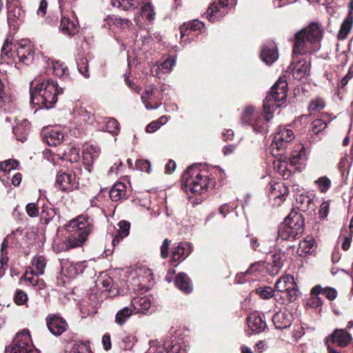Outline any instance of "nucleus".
Returning <instances> with one entry per match:
<instances>
[{
	"mask_svg": "<svg viewBox=\"0 0 353 353\" xmlns=\"http://www.w3.org/2000/svg\"><path fill=\"white\" fill-rule=\"evenodd\" d=\"M27 300H28V296H27L26 293H25L22 290L17 291V293L15 295V303L17 305H23L26 302Z\"/></svg>",
	"mask_w": 353,
	"mask_h": 353,
	"instance_id": "58",
	"label": "nucleus"
},
{
	"mask_svg": "<svg viewBox=\"0 0 353 353\" xmlns=\"http://www.w3.org/2000/svg\"><path fill=\"white\" fill-rule=\"evenodd\" d=\"M275 293L279 294L283 301L294 302L299 296V290L294 277L286 275L280 278L275 284Z\"/></svg>",
	"mask_w": 353,
	"mask_h": 353,
	"instance_id": "7",
	"label": "nucleus"
},
{
	"mask_svg": "<svg viewBox=\"0 0 353 353\" xmlns=\"http://www.w3.org/2000/svg\"><path fill=\"white\" fill-rule=\"evenodd\" d=\"M20 9L18 8H13L8 10V23L10 28L13 31H16L19 26L18 22L20 15Z\"/></svg>",
	"mask_w": 353,
	"mask_h": 353,
	"instance_id": "33",
	"label": "nucleus"
},
{
	"mask_svg": "<svg viewBox=\"0 0 353 353\" xmlns=\"http://www.w3.org/2000/svg\"><path fill=\"white\" fill-rule=\"evenodd\" d=\"M71 353H90V349L85 343L75 344L72 347Z\"/></svg>",
	"mask_w": 353,
	"mask_h": 353,
	"instance_id": "53",
	"label": "nucleus"
},
{
	"mask_svg": "<svg viewBox=\"0 0 353 353\" xmlns=\"http://www.w3.org/2000/svg\"><path fill=\"white\" fill-rule=\"evenodd\" d=\"M77 68L79 72L82 74L85 78L90 77L88 71V61L85 57L79 59L77 62Z\"/></svg>",
	"mask_w": 353,
	"mask_h": 353,
	"instance_id": "41",
	"label": "nucleus"
},
{
	"mask_svg": "<svg viewBox=\"0 0 353 353\" xmlns=\"http://www.w3.org/2000/svg\"><path fill=\"white\" fill-rule=\"evenodd\" d=\"M100 154V150L92 145H87L83 151V160L84 164L89 165L98 158Z\"/></svg>",
	"mask_w": 353,
	"mask_h": 353,
	"instance_id": "24",
	"label": "nucleus"
},
{
	"mask_svg": "<svg viewBox=\"0 0 353 353\" xmlns=\"http://www.w3.org/2000/svg\"><path fill=\"white\" fill-rule=\"evenodd\" d=\"M314 239L312 236H307L299 243L297 254L300 256L311 254L314 250Z\"/></svg>",
	"mask_w": 353,
	"mask_h": 353,
	"instance_id": "27",
	"label": "nucleus"
},
{
	"mask_svg": "<svg viewBox=\"0 0 353 353\" xmlns=\"http://www.w3.org/2000/svg\"><path fill=\"white\" fill-rule=\"evenodd\" d=\"M114 24L117 26H119L121 28H124L125 27H128L131 24V22L128 19H121V18H115Z\"/></svg>",
	"mask_w": 353,
	"mask_h": 353,
	"instance_id": "62",
	"label": "nucleus"
},
{
	"mask_svg": "<svg viewBox=\"0 0 353 353\" xmlns=\"http://www.w3.org/2000/svg\"><path fill=\"white\" fill-rule=\"evenodd\" d=\"M250 239V246L254 249V250H258L261 252H266L267 249L263 246V245H261L256 237L254 236H248Z\"/></svg>",
	"mask_w": 353,
	"mask_h": 353,
	"instance_id": "50",
	"label": "nucleus"
},
{
	"mask_svg": "<svg viewBox=\"0 0 353 353\" xmlns=\"http://www.w3.org/2000/svg\"><path fill=\"white\" fill-rule=\"evenodd\" d=\"M114 7H121L123 10L136 9L141 6V12L147 19L152 21L155 18V12L152 3L149 0H112Z\"/></svg>",
	"mask_w": 353,
	"mask_h": 353,
	"instance_id": "8",
	"label": "nucleus"
},
{
	"mask_svg": "<svg viewBox=\"0 0 353 353\" xmlns=\"http://www.w3.org/2000/svg\"><path fill=\"white\" fill-rule=\"evenodd\" d=\"M77 119H78V121L88 124H92L93 121L95 120L94 114H92L90 112L85 109H81L78 112Z\"/></svg>",
	"mask_w": 353,
	"mask_h": 353,
	"instance_id": "38",
	"label": "nucleus"
},
{
	"mask_svg": "<svg viewBox=\"0 0 353 353\" xmlns=\"http://www.w3.org/2000/svg\"><path fill=\"white\" fill-rule=\"evenodd\" d=\"M48 8V2L46 0H41L39 8L37 10V14L43 17L46 14Z\"/></svg>",
	"mask_w": 353,
	"mask_h": 353,
	"instance_id": "61",
	"label": "nucleus"
},
{
	"mask_svg": "<svg viewBox=\"0 0 353 353\" xmlns=\"http://www.w3.org/2000/svg\"><path fill=\"white\" fill-rule=\"evenodd\" d=\"M119 130V122L114 118H109L105 123V130L113 135H117Z\"/></svg>",
	"mask_w": 353,
	"mask_h": 353,
	"instance_id": "39",
	"label": "nucleus"
},
{
	"mask_svg": "<svg viewBox=\"0 0 353 353\" xmlns=\"http://www.w3.org/2000/svg\"><path fill=\"white\" fill-rule=\"evenodd\" d=\"M19 163L14 159H8L0 163V171L8 173L18 166Z\"/></svg>",
	"mask_w": 353,
	"mask_h": 353,
	"instance_id": "40",
	"label": "nucleus"
},
{
	"mask_svg": "<svg viewBox=\"0 0 353 353\" xmlns=\"http://www.w3.org/2000/svg\"><path fill=\"white\" fill-rule=\"evenodd\" d=\"M257 292L263 299H269L270 297L274 296L275 299H277L279 297V294H276L274 290H273L270 286L259 288L257 290Z\"/></svg>",
	"mask_w": 353,
	"mask_h": 353,
	"instance_id": "43",
	"label": "nucleus"
},
{
	"mask_svg": "<svg viewBox=\"0 0 353 353\" xmlns=\"http://www.w3.org/2000/svg\"><path fill=\"white\" fill-rule=\"evenodd\" d=\"M294 139V134L292 130L281 128L275 134L272 145L278 150H282L285 148L287 143Z\"/></svg>",
	"mask_w": 353,
	"mask_h": 353,
	"instance_id": "11",
	"label": "nucleus"
},
{
	"mask_svg": "<svg viewBox=\"0 0 353 353\" xmlns=\"http://www.w3.org/2000/svg\"><path fill=\"white\" fill-rule=\"evenodd\" d=\"M119 230L118 231V235L121 238H124L129 234V230L130 228V222L123 220L119 223Z\"/></svg>",
	"mask_w": 353,
	"mask_h": 353,
	"instance_id": "46",
	"label": "nucleus"
},
{
	"mask_svg": "<svg viewBox=\"0 0 353 353\" xmlns=\"http://www.w3.org/2000/svg\"><path fill=\"white\" fill-rule=\"evenodd\" d=\"M191 252L190 245L181 243L175 247L172 252V260L174 261L183 260Z\"/></svg>",
	"mask_w": 353,
	"mask_h": 353,
	"instance_id": "25",
	"label": "nucleus"
},
{
	"mask_svg": "<svg viewBox=\"0 0 353 353\" xmlns=\"http://www.w3.org/2000/svg\"><path fill=\"white\" fill-rule=\"evenodd\" d=\"M325 107V103L323 100L317 99L314 101H312L309 106V110H312L314 111H320L323 109Z\"/></svg>",
	"mask_w": 353,
	"mask_h": 353,
	"instance_id": "55",
	"label": "nucleus"
},
{
	"mask_svg": "<svg viewBox=\"0 0 353 353\" xmlns=\"http://www.w3.org/2000/svg\"><path fill=\"white\" fill-rule=\"evenodd\" d=\"M127 189L125 183L119 182L114 184L109 192L112 201H119L126 198Z\"/></svg>",
	"mask_w": 353,
	"mask_h": 353,
	"instance_id": "23",
	"label": "nucleus"
},
{
	"mask_svg": "<svg viewBox=\"0 0 353 353\" xmlns=\"http://www.w3.org/2000/svg\"><path fill=\"white\" fill-rule=\"evenodd\" d=\"M272 321L276 329H285L291 325L292 315L286 310H280L272 316Z\"/></svg>",
	"mask_w": 353,
	"mask_h": 353,
	"instance_id": "14",
	"label": "nucleus"
},
{
	"mask_svg": "<svg viewBox=\"0 0 353 353\" xmlns=\"http://www.w3.org/2000/svg\"><path fill=\"white\" fill-rule=\"evenodd\" d=\"M64 138V133L57 129H47L43 133V139L50 146L59 145Z\"/></svg>",
	"mask_w": 353,
	"mask_h": 353,
	"instance_id": "16",
	"label": "nucleus"
},
{
	"mask_svg": "<svg viewBox=\"0 0 353 353\" xmlns=\"http://www.w3.org/2000/svg\"><path fill=\"white\" fill-rule=\"evenodd\" d=\"M284 252L281 250L276 252L271 255V259L268 262L269 270L272 274H276L279 272L283 265Z\"/></svg>",
	"mask_w": 353,
	"mask_h": 353,
	"instance_id": "20",
	"label": "nucleus"
},
{
	"mask_svg": "<svg viewBox=\"0 0 353 353\" xmlns=\"http://www.w3.org/2000/svg\"><path fill=\"white\" fill-rule=\"evenodd\" d=\"M27 214L30 217H37L39 215V208L34 203H29L26 206Z\"/></svg>",
	"mask_w": 353,
	"mask_h": 353,
	"instance_id": "54",
	"label": "nucleus"
},
{
	"mask_svg": "<svg viewBox=\"0 0 353 353\" xmlns=\"http://www.w3.org/2000/svg\"><path fill=\"white\" fill-rule=\"evenodd\" d=\"M79 24L75 20H71L68 17H62L61 19L60 29L61 32L68 35L75 34L78 32Z\"/></svg>",
	"mask_w": 353,
	"mask_h": 353,
	"instance_id": "22",
	"label": "nucleus"
},
{
	"mask_svg": "<svg viewBox=\"0 0 353 353\" xmlns=\"http://www.w3.org/2000/svg\"><path fill=\"white\" fill-rule=\"evenodd\" d=\"M302 154L300 152H295L292 154L290 158V163L291 165H296L299 163V161L301 159Z\"/></svg>",
	"mask_w": 353,
	"mask_h": 353,
	"instance_id": "64",
	"label": "nucleus"
},
{
	"mask_svg": "<svg viewBox=\"0 0 353 353\" xmlns=\"http://www.w3.org/2000/svg\"><path fill=\"white\" fill-rule=\"evenodd\" d=\"M229 0H219V2L212 3L207 11V17L210 21H214L222 17L221 14V8L228 6Z\"/></svg>",
	"mask_w": 353,
	"mask_h": 353,
	"instance_id": "18",
	"label": "nucleus"
},
{
	"mask_svg": "<svg viewBox=\"0 0 353 353\" xmlns=\"http://www.w3.org/2000/svg\"><path fill=\"white\" fill-rule=\"evenodd\" d=\"M18 46L17 53L19 61L26 65L32 63L34 53L30 43L26 40H21Z\"/></svg>",
	"mask_w": 353,
	"mask_h": 353,
	"instance_id": "13",
	"label": "nucleus"
},
{
	"mask_svg": "<svg viewBox=\"0 0 353 353\" xmlns=\"http://www.w3.org/2000/svg\"><path fill=\"white\" fill-rule=\"evenodd\" d=\"M49 65L51 66L54 74L59 78L68 75V69L64 63L59 61H51Z\"/></svg>",
	"mask_w": 353,
	"mask_h": 353,
	"instance_id": "34",
	"label": "nucleus"
},
{
	"mask_svg": "<svg viewBox=\"0 0 353 353\" xmlns=\"http://www.w3.org/2000/svg\"><path fill=\"white\" fill-rule=\"evenodd\" d=\"M321 294L324 295L329 300H334L336 297L337 292L334 288H322Z\"/></svg>",
	"mask_w": 353,
	"mask_h": 353,
	"instance_id": "56",
	"label": "nucleus"
},
{
	"mask_svg": "<svg viewBox=\"0 0 353 353\" xmlns=\"http://www.w3.org/2000/svg\"><path fill=\"white\" fill-rule=\"evenodd\" d=\"M136 167L141 171L151 172V165L150 161L147 160L139 159L136 161Z\"/></svg>",
	"mask_w": 353,
	"mask_h": 353,
	"instance_id": "49",
	"label": "nucleus"
},
{
	"mask_svg": "<svg viewBox=\"0 0 353 353\" xmlns=\"http://www.w3.org/2000/svg\"><path fill=\"white\" fill-rule=\"evenodd\" d=\"M136 341V338L132 335H126L122 340V347L124 350H130L132 348Z\"/></svg>",
	"mask_w": 353,
	"mask_h": 353,
	"instance_id": "48",
	"label": "nucleus"
},
{
	"mask_svg": "<svg viewBox=\"0 0 353 353\" xmlns=\"http://www.w3.org/2000/svg\"><path fill=\"white\" fill-rule=\"evenodd\" d=\"M132 305L137 312L143 313L150 308L151 302L147 296L137 297L133 299Z\"/></svg>",
	"mask_w": 353,
	"mask_h": 353,
	"instance_id": "29",
	"label": "nucleus"
},
{
	"mask_svg": "<svg viewBox=\"0 0 353 353\" xmlns=\"http://www.w3.org/2000/svg\"><path fill=\"white\" fill-rule=\"evenodd\" d=\"M204 24L199 20H193L189 23H185L180 27L181 37L189 35L190 32L201 29Z\"/></svg>",
	"mask_w": 353,
	"mask_h": 353,
	"instance_id": "30",
	"label": "nucleus"
},
{
	"mask_svg": "<svg viewBox=\"0 0 353 353\" xmlns=\"http://www.w3.org/2000/svg\"><path fill=\"white\" fill-rule=\"evenodd\" d=\"M13 133L17 137V139L21 141H24L26 139L25 136L28 133L30 130V123L27 120H23L22 123L17 124L13 127Z\"/></svg>",
	"mask_w": 353,
	"mask_h": 353,
	"instance_id": "32",
	"label": "nucleus"
},
{
	"mask_svg": "<svg viewBox=\"0 0 353 353\" xmlns=\"http://www.w3.org/2000/svg\"><path fill=\"white\" fill-rule=\"evenodd\" d=\"M322 36L323 29L316 23H312L297 32L294 38L293 56L306 54L310 50H319Z\"/></svg>",
	"mask_w": 353,
	"mask_h": 353,
	"instance_id": "2",
	"label": "nucleus"
},
{
	"mask_svg": "<svg viewBox=\"0 0 353 353\" xmlns=\"http://www.w3.org/2000/svg\"><path fill=\"white\" fill-rule=\"evenodd\" d=\"M249 326L253 331L261 332L265 330L267 325L265 321L263 320L262 316L258 314H252L248 318Z\"/></svg>",
	"mask_w": 353,
	"mask_h": 353,
	"instance_id": "26",
	"label": "nucleus"
},
{
	"mask_svg": "<svg viewBox=\"0 0 353 353\" xmlns=\"http://www.w3.org/2000/svg\"><path fill=\"white\" fill-rule=\"evenodd\" d=\"M327 126V123L325 121L321 119H317L313 121L312 123V132L314 134H319L320 132L323 131Z\"/></svg>",
	"mask_w": 353,
	"mask_h": 353,
	"instance_id": "44",
	"label": "nucleus"
},
{
	"mask_svg": "<svg viewBox=\"0 0 353 353\" xmlns=\"http://www.w3.org/2000/svg\"><path fill=\"white\" fill-rule=\"evenodd\" d=\"M174 65H175L174 59H168L161 63V67L163 70H166L167 72H170Z\"/></svg>",
	"mask_w": 353,
	"mask_h": 353,
	"instance_id": "63",
	"label": "nucleus"
},
{
	"mask_svg": "<svg viewBox=\"0 0 353 353\" xmlns=\"http://www.w3.org/2000/svg\"><path fill=\"white\" fill-rule=\"evenodd\" d=\"M47 325L52 334L59 336L66 330L68 325L62 318L54 316L48 318Z\"/></svg>",
	"mask_w": 353,
	"mask_h": 353,
	"instance_id": "15",
	"label": "nucleus"
},
{
	"mask_svg": "<svg viewBox=\"0 0 353 353\" xmlns=\"http://www.w3.org/2000/svg\"><path fill=\"white\" fill-rule=\"evenodd\" d=\"M351 335L344 329H336L332 334L329 335L325 341L327 345L329 343L339 347H345L351 341Z\"/></svg>",
	"mask_w": 353,
	"mask_h": 353,
	"instance_id": "12",
	"label": "nucleus"
},
{
	"mask_svg": "<svg viewBox=\"0 0 353 353\" xmlns=\"http://www.w3.org/2000/svg\"><path fill=\"white\" fill-rule=\"evenodd\" d=\"M259 117V114L255 112L254 108L252 106L245 108L244 110L241 120L242 122L248 125L252 124V122L256 121Z\"/></svg>",
	"mask_w": 353,
	"mask_h": 353,
	"instance_id": "35",
	"label": "nucleus"
},
{
	"mask_svg": "<svg viewBox=\"0 0 353 353\" xmlns=\"http://www.w3.org/2000/svg\"><path fill=\"white\" fill-rule=\"evenodd\" d=\"M310 71V62L305 59L299 61L294 64L292 75L294 79L301 80L307 77Z\"/></svg>",
	"mask_w": 353,
	"mask_h": 353,
	"instance_id": "17",
	"label": "nucleus"
},
{
	"mask_svg": "<svg viewBox=\"0 0 353 353\" xmlns=\"http://www.w3.org/2000/svg\"><path fill=\"white\" fill-rule=\"evenodd\" d=\"M303 230L304 221L301 214L292 212L279 226L277 237L282 240H294L301 236Z\"/></svg>",
	"mask_w": 353,
	"mask_h": 353,
	"instance_id": "6",
	"label": "nucleus"
},
{
	"mask_svg": "<svg viewBox=\"0 0 353 353\" xmlns=\"http://www.w3.org/2000/svg\"><path fill=\"white\" fill-rule=\"evenodd\" d=\"M288 83L285 80L279 78L271 88V91L263 101V118L269 121L273 117L274 107L279 108L287 99Z\"/></svg>",
	"mask_w": 353,
	"mask_h": 353,
	"instance_id": "5",
	"label": "nucleus"
},
{
	"mask_svg": "<svg viewBox=\"0 0 353 353\" xmlns=\"http://www.w3.org/2000/svg\"><path fill=\"white\" fill-rule=\"evenodd\" d=\"M154 85H148L145 87L144 92L141 94V96L143 103H145L150 99V96H152L154 92Z\"/></svg>",
	"mask_w": 353,
	"mask_h": 353,
	"instance_id": "57",
	"label": "nucleus"
},
{
	"mask_svg": "<svg viewBox=\"0 0 353 353\" xmlns=\"http://www.w3.org/2000/svg\"><path fill=\"white\" fill-rule=\"evenodd\" d=\"M63 92V89L52 79H35L30 83L31 102L39 108H53L57 96Z\"/></svg>",
	"mask_w": 353,
	"mask_h": 353,
	"instance_id": "1",
	"label": "nucleus"
},
{
	"mask_svg": "<svg viewBox=\"0 0 353 353\" xmlns=\"http://www.w3.org/2000/svg\"><path fill=\"white\" fill-rule=\"evenodd\" d=\"M132 311L128 307L119 310L115 316V323L119 325H123L132 315Z\"/></svg>",
	"mask_w": 353,
	"mask_h": 353,
	"instance_id": "36",
	"label": "nucleus"
},
{
	"mask_svg": "<svg viewBox=\"0 0 353 353\" xmlns=\"http://www.w3.org/2000/svg\"><path fill=\"white\" fill-rule=\"evenodd\" d=\"M176 286L181 291L189 294L192 291V285L190 279L184 272L179 273L174 280Z\"/></svg>",
	"mask_w": 353,
	"mask_h": 353,
	"instance_id": "21",
	"label": "nucleus"
},
{
	"mask_svg": "<svg viewBox=\"0 0 353 353\" xmlns=\"http://www.w3.org/2000/svg\"><path fill=\"white\" fill-rule=\"evenodd\" d=\"M353 25V14H348L345 19L343 20L340 30L339 31L337 37L339 40H344L347 38V34L350 32Z\"/></svg>",
	"mask_w": 353,
	"mask_h": 353,
	"instance_id": "28",
	"label": "nucleus"
},
{
	"mask_svg": "<svg viewBox=\"0 0 353 353\" xmlns=\"http://www.w3.org/2000/svg\"><path fill=\"white\" fill-rule=\"evenodd\" d=\"M330 204L327 201H324L321 203L319 211V214L321 218L325 219L327 216Z\"/></svg>",
	"mask_w": 353,
	"mask_h": 353,
	"instance_id": "60",
	"label": "nucleus"
},
{
	"mask_svg": "<svg viewBox=\"0 0 353 353\" xmlns=\"http://www.w3.org/2000/svg\"><path fill=\"white\" fill-rule=\"evenodd\" d=\"M12 42L6 39L1 48V59H3L5 57H10V54L12 52Z\"/></svg>",
	"mask_w": 353,
	"mask_h": 353,
	"instance_id": "51",
	"label": "nucleus"
},
{
	"mask_svg": "<svg viewBox=\"0 0 353 353\" xmlns=\"http://www.w3.org/2000/svg\"><path fill=\"white\" fill-rule=\"evenodd\" d=\"M32 265L36 268V275L43 274L46 265V261L44 256H37L34 257L32 259Z\"/></svg>",
	"mask_w": 353,
	"mask_h": 353,
	"instance_id": "37",
	"label": "nucleus"
},
{
	"mask_svg": "<svg viewBox=\"0 0 353 353\" xmlns=\"http://www.w3.org/2000/svg\"><path fill=\"white\" fill-rule=\"evenodd\" d=\"M208 172L201 169V165L190 166L182 176V181L186 192L201 194L205 192L209 184Z\"/></svg>",
	"mask_w": 353,
	"mask_h": 353,
	"instance_id": "4",
	"label": "nucleus"
},
{
	"mask_svg": "<svg viewBox=\"0 0 353 353\" xmlns=\"http://www.w3.org/2000/svg\"><path fill=\"white\" fill-rule=\"evenodd\" d=\"M38 275L34 273L33 270L30 272L27 270L26 273L22 276L21 279H24L28 281L32 285H36L38 283Z\"/></svg>",
	"mask_w": 353,
	"mask_h": 353,
	"instance_id": "52",
	"label": "nucleus"
},
{
	"mask_svg": "<svg viewBox=\"0 0 353 353\" xmlns=\"http://www.w3.org/2000/svg\"><path fill=\"white\" fill-rule=\"evenodd\" d=\"M66 230L69 234L66 237L64 245L58 249V251L81 246L93 230V221L87 216H79L66 225Z\"/></svg>",
	"mask_w": 353,
	"mask_h": 353,
	"instance_id": "3",
	"label": "nucleus"
},
{
	"mask_svg": "<svg viewBox=\"0 0 353 353\" xmlns=\"http://www.w3.org/2000/svg\"><path fill=\"white\" fill-rule=\"evenodd\" d=\"M322 291V287L321 285H316L314 287L310 292V297L307 301V305L312 307H317L322 305L323 301L321 297L319 296Z\"/></svg>",
	"mask_w": 353,
	"mask_h": 353,
	"instance_id": "31",
	"label": "nucleus"
},
{
	"mask_svg": "<svg viewBox=\"0 0 353 353\" xmlns=\"http://www.w3.org/2000/svg\"><path fill=\"white\" fill-rule=\"evenodd\" d=\"M6 353H34L32 350V345L30 331L27 329L18 332L14 339L12 347L7 346Z\"/></svg>",
	"mask_w": 353,
	"mask_h": 353,
	"instance_id": "9",
	"label": "nucleus"
},
{
	"mask_svg": "<svg viewBox=\"0 0 353 353\" xmlns=\"http://www.w3.org/2000/svg\"><path fill=\"white\" fill-rule=\"evenodd\" d=\"M41 214V219L44 221L45 223H48L54 216L55 211L51 208L43 206Z\"/></svg>",
	"mask_w": 353,
	"mask_h": 353,
	"instance_id": "45",
	"label": "nucleus"
},
{
	"mask_svg": "<svg viewBox=\"0 0 353 353\" xmlns=\"http://www.w3.org/2000/svg\"><path fill=\"white\" fill-rule=\"evenodd\" d=\"M99 284L102 285L104 290H110V288L112 284V279L108 274H101V276L97 279Z\"/></svg>",
	"mask_w": 353,
	"mask_h": 353,
	"instance_id": "47",
	"label": "nucleus"
},
{
	"mask_svg": "<svg viewBox=\"0 0 353 353\" xmlns=\"http://www.w3.org/2000/svg\"><path fill=\"white\" fill-rule=\"evenodd\" d=\"M55 187L63 192H70L79 187V181L72 172H59L56 176Z\"/></svg>",
	"mask_w": 353,
	"mask_h": 353,
	"instance_id": "10",
	"label": "nucleus"
},
{
	"mask_svg": "<svg viewBox=\"0 0 353 353\" xmlns=\"http://www.w3.org/2000/svg\"><path fill=\"white\" fill-rule=\"evenodd\" d=\"M321 192H325L331 186V181L327 176H321L315 181Z\"/></svg>",
	"mask_w": 353,
	"mask_h": 353,
	"instance_id": "42",
	"label": "nucleus"
},
{
	"mask_svg": "<svg viewBox=\"0 0 353 353\" xmlns=\"http://www.w3.org/2000/svg\"><path fill=\"white\" fill-rule=\"evenodd\" d=\"M261 59L268 65L272 64L279 57L276 46L271 43L263 47L261 53Z\"/></svg>",
	"mask_w": 353,
	"mask_h": 353,
	"instance_id": "19",
	"label": "nucleus"
},
{
	"mask_svg": "<svg viewBox=\"0 0 353 353\" xmlns=\"http://www.w3.org/2000/svg\"><path fill=\"white\" fill-rule=\"evenodd\" d=\"M170 241L168 239H165L163 244L161 247V256L163 259H166L168 256L169 252V246H170Z\"/></svg>",
	"mask_w": 353,
	"mask_h": 353,
	"instance_id": "59",
	"label": "nucleus"
}]
</instances>
